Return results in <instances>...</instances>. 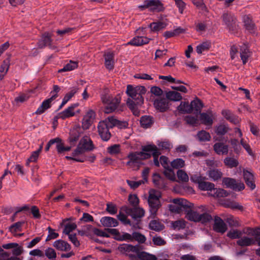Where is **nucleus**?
I'll list each match as a JSON object with an SVG mask.
<instances>
[{"instance_id": "nucleus-1", "label": "nucleus", "mask_w": 260, "mask_h": 260, "mask_svg": "<svg viewBox=\"0 0 260 260\" xmlns=\"http://www.w3.org/2000/svg\"><path fill=\"white\" fill-rule=\"evenodd\" d=\"M134 89H136V91L138 94L137 103H135L133 100L128 98L126 101V105L132 112L133 115L138 117L140 116V112L138 108V106H141L144 104L143 95L146 93L147 90L145 86L141 85L134 87Z\"/></svg>"}, {"instance_id": "nucleus-2", "label": "nucleus", "mask_w": 260, "mask_h": 260, "mask_svg": "<svg viewBox=\"0 0 260 260\" xmlns=\"http://www.w3.org/2000/svg\"><path fill=\"white\" fill-rule=\"evenodd\" d=\"M161 193L160 191L154 189H151L149 191L148 203L150 207V212L153 218H155L158 209L161 207V204L160 199Z\"/></svg>"}, {"instance_id": "nucleus-3", "label": "nucleus", "mask_w": 260, "mask_h": 260, "mask_svg": "<svg viewBox=\"0 0 260 260\" xmlns=\"http://www.w3.org/2000/svg\"><path fill=\"white\" fill-rule=\"evenodd\" d=\"M138 8L141 10L149 9L150 12H160L165 10L164 4L159 0H145Z\"/></svg>"}, {"instance_id": "nucleus-4", "label": "nucleus", "mask_w": 260, "mask_h": 260, "mask_svg": "<svg viewBox=\"0 0 260 260\" xmlns=\"http://www.w3.org/2000/svg\"><path fill=\"white\" fill-rule=\"evenodd\" d=\"M221 18L230 31L234 32L237 30V19L234 15L230 12L224 13Z\"/></svg>"}, {"instance_id": "nucleus-5", "label": "nucleus", "mask_w": 260, "mask_h": 260, "mask_svg": "<svg viewBox=\"0 0 260 260\" xmlns=\"http://www.w3.org/2000/svg\"><path fill=\"white\" fill-rule=\"evenodd\" d=\"M52 36V34L47 31L42 34L37 43L38 47L39 49H43L46 47H48L51 49H56V47L52 44L53 41Z\"/></svg>"}, {"instance_id": "nucleus-6", "label": "nucleus", "mask_w": 260, "mask_h": 260, "mask_svg": "<svg viewBox=\"0 0 260 260\" xmlns=\"http://www.w3.org/2000/svg\"><path fill=\"white\" fill-rule=\"evenodd\" d=\"M222 184L226 188H230L235 191H240L244 189L245 185L241 181H237L235 179L229 177H224L222 179Z\"/></svg>"}, {"instance_id": "nucleus-7", "label": "nucleus", "mask_w": 260, "mask_h": 260, "mask_svg": "<svg viewBox=\"0 0 260 260\" xmlns=\"http://www.w3.org/2000/svg\"><path fill=\"white\" fill-rule=\"evenodd\" d=\"M82 133L83 131L80 125H75L73 128L70 130L69 136L67 140L68 142L71 146H75Z\"/></svg>"}, {"instance_id": "nucleus-8", "label": "nucleus", "mask_w": 260, "mask_h": 260, "mask_svg": "<svg viewBox=\"0 0 260 260\" xmlns=\"http://www.w3.org/2000/svg\"><path fill=\"white\" fill-rule=\"evenodd\" d=\"M153 105L156 110L164 113L169 110L171 104L166 98H159L154 101Z\"/></svg>"}, {"instance_id": "nucleus-9", "label": "nucleus", "mask_w": 260, "mask_h": 260, "mask_svg": "<svg viewBox=\"0 0 260 260\" xmlns=\"http://www.w3.org/2000/svg\"><path fill=\"white\" fill-rule=\"evenodd\" d=\"M172 202L175 204L181 206L183 211L185 212L186 215L189 210H192L194 207V204L193 203H191L187 200L183 198L174 199L172 201Z\"/></svg>"}, {"instance_id": "nucleus-10", "label": "nucleus", "mask_w": 260, "mask_h": 260, "mask_svg": "<svg viewBox=\"0 0 260 260\" xmlns=\"http://www.w3.org/2000/svg\"><path fill=\"white\" fill-rule=\"evenodd\" d=\"M99 135L104 141H108L111 137V134L104 122H100L98 126Z\"/></svg>"}, {"instance_id": "nucleus-11", "label": "nucleus", "mask_w": 260, "mask_h": 260, "mask_svg": "<svg viewBox=\"0 0 260 260\" xmlns=\"http://www.w3.org/2000/svg\"><path fill=\"white\" fill-rule=\"evenodd\" d=\"M228 229L227 225L223 220L219 216L214 217V223L213 225V230L221 234L224 233Z\"/></svg>"}, {"instance_id": "nucleus-12", "label": "nucleus", "mask_w": 260, "mask_h": 260, "mask_svg": "<svg viewBox=\"0 0 260 260\" xmlns=\"http://www.w3.org/2000/svg\"><path fill=\"white\" fill-rule=\"evenodd\" d=\"M95 117V113L92 110H89L82 119V127L83 130L88 129Z\"/></svg>"}, {"instance_id": "nucleus-13", "label": "nucleus", "mask_w": 260, "mask_h": 260, "mask_svg": "<svg viewBox=\"0 0 260 260\" xmlns=\"http://www.w3.org/2000/svg\"><path fill=\"white\" fill-rule=\"evenodd\" d=\"M243 176L247 186L250 187L251 190L255 189L256 186L253 174L245 169H244L243 171Z\"/></svg>"}, {"instance_id": "nucleus-14", "label": "nucleus", "mask_w": 260, "mask_h": 260, "mask_svg": "<svg viewBox=\"0 0 260 260\" xmlns=\"http://www.w3.org/2000/svg\"><path fill=\"white\" fill-rule=\"evenodd\" d=\"M151 39L143 36H136L132 39L129 42L125 44V45H133L140 46L149 43Z\"/></svg>"}, {"instance_id": "nucleus-15", "label": "nucleus", "mask_w": 260, "mask_h": 260, "mask_svg": "<svg viewBox=\"0 0 260 260\" xmlns=\"http://www.w3.org/2000/svg\"><path fill=\"white\" fill-rule=\"evenodd\" d=\"M221 205L225 208H231L233 210H239L241 211L244 210L243 206L240 205L238 202L231 201L230 199H224L221 201Z\"/></svg>"}, {"instance_id": "nucleus-16", "label": "nucleus", "mask_w": 260, "mask_h": 260, "mask_svg": "<svg viewBox=\"0 0 260 260\" xmlns=\"http://www.w3.org/2000/svg\"><path fill=\"white\" fill-rule=\"evenodd\" d=\"M152 182L155 186L159 189H164L166 187L167 183L165 179L158 173H155L153 174Z\"/></svg>"}, {"instance_id": "nucleus-17", "label": "nucleus", "mask_w": 260, "mask_h": 260, "mask_svg": "<svg viewBox=\"0 0 260 260\" xmlns=\"http://www.w3.org/2000/svg\"><path fill=\"white\" fill-rule=\"evenodd\" d=\"M243 22L246 30L250 32H252L255 29V24L252 20V16L250 15H245L243 17Z\"/></svg>"}, {"instance_id": "nucleus-18", "label": "nucleus", "mask_w": 260, "mask_h": 260, "mask_svg": "<svg viewBox=\"0 0 260 260\" xmlns=\"http://www.w3.org/2000/svg\"><path fill=\"white\" fill-rule=\"evenodd\" d=\"M100 222L104 226L108 228L116 227L119 224L118 221L116 219L109 216L102 217Z\"/></svg>"}, {"instance_id": "nucleus-19", "label": "nucleus", "mask_w": 260, "mask_h": 260, "mask_svg": "<svg viewBox=\"0 0 260 260\" xmlns=\"http://www.w3.org/2000/svg\"><path fill=\"white\" fill-rule=\"evenodd\" d=\"M140 123L144 128H150L154 123V118L150 115H144L140 118Z\"/></svg>"}, {"instance_id": "nucleus-20", "label": "nucleus", "mask_w": 260, "mask_h": 260, "mask_svg": "<svg viewBox=\"0 0 260 260\" xmlns=\"http://www.w3.org/2000/svg\"><path fill=\"white\" fill-rule=\"evenodd\" d=\"M213 150L218 155L227 154L229 152V146L225 145L223 142L216 143L213 145Z\"/></svg>"}, {"instance_id": "nucleus-21", "label": "nucleus", "mask_w": 260, "mask_h": 260, "mask_svg": "<svg viewBox=\"0 0 260 260\" xmlns=\"http://www.w3.org/2000/svg\"><path fill=\"white\" fill-rule=\"evenodd\" d=\"M213 150L218 155L227 154L229 152V146L225 145L223 142L216 143L213 145Z\"/></svg>"}, {"instance_id": "nucleus-22", "label": "nucleus", "mask_w": 260, "mask_h": 260, "mask_svg": "<svg viewBox=\"0 0 260 260\" xmlns=\"http://www.w3.org/2000/svg\"><path fill=\"white\" fill-rule=\"evenodd\" d=\"M190 104L192 108V112L194 110V113L197 114V116L199 115V113H201L202 109L204 106L202 101L199 98L196 97L194 100L191 102Z\"/></svg>"}, {"instance_id": "nucleus-23", "label": "nucleus", "mask_w": 260, "mask_h": 260, "mask_svg": "<svg viewBox=\"0 0 260 260\" xmlns=\"http://www.w3.org/2000/svg\"><path fill=\"white\" fill-rule=\"evenodd\" d=\"M114 54L113 52H110L104 54L105 65L106 68L109 70H112L114 69Z\"/></svg>"}, {"instance_id": "nucleus-24", "label": "nucleus", "mask_w": 260, "mask_h": 260, "mask_svg": "<svg viewBox=\"0 0 260 260\" xmlns=\"http://www.w3.org/2000/svg\"><path fill=\"white\" fill-rule=\"evenodd\" d=\"M166 98L168 101L178 102L182 99V96L177 91L170 90L166 92Z\"/></svg>"}, {"instance_id": "nucleus-25", "label": "nucleus", "mask_w": 260, "mask_h": 260, "mask_svg": "<svg viewBox=\"0 0 260 260\" xmlns=\"http://www.w3.org/2000/svg\"><path fill=\"white\" fill-rule=\"evenodd\" d=\"M53 246L60 251H68L71 248V245L67 242L62 240H58L55 241Z\"/></svg>"}, {"instance_id": "nucleus-26", "label": "nucleus", "mask_w": 260, "mask_h": 260, "mask_svg": "<svg viewBox=\"0 0 260 260\" xmlns=\"http://www.w3.org/2000/svg\"><path fill=\"white\" fill-rule=\"evenodd\" d=\"M177 110L181 114H190L192 113L191 104L188 102H181L177 107Z\"/></svg>"}, {"instance_id": "nucleus-27", "label": "nucleus", "mask_w": 260, "mask_h": 260, "mask_svg": "<svg viewBox=\"0 0 260 260\" xmlns=\"http://www.w3.org/2000/svg\"><path fill=\"white\" fill-rule=\"evenodd\" d=\"M133 245L130 244H120L117 247V250L122 254L128 257L130 252H133Z\"/></svg>"}, {"instance_id": "nucleus-28", "label": "nucleus", "mask_w": 260, "mask_h": 260, "mask_svg": "<svg viewBox=\"0 0 260 260\" xmlns=\"http://www.w3.org/2000/svg\"><path fill=\"white\" fill-rule=\"evenodd\" d=\"M236 243L238 245L244 247L249 246L255 244L254 239L247 236H244L240 239L237 241Z\"/></svg>"}, {"instance_id": "nucleus-29", "label": "nucleus", "mask_w": 260, "mask_h": 260, "mask_svg": "<svg viewBox=\"0 0 260 260\" xmlns=\"http://www.w3.org/2000/svg\"><path fill=\"white\" fill-rule=\"evenodd\" d=\"M148 227L149 229L156 232H160L165 228L163 223L155 219L150 221Z\"/></svg>"}, {"instance_id": "nucleus-30", "label": "nucleus", "mask_w": 260, "mask_h": 260, "mask_svg": "<svg viewBox=\"0 0 260 260\" xmlns=\"http://www.w3.org/2000/svg\"><path fill=\"white\" fill-rule=\"evenodd\" d=\"M143 249V246H141L139 244H137L136 245H133V252L136 253V254H130L128 255V258L131 260H139L138 259V254L141 253L143 251H142Z\"/></svg>"}, {"instance_id": "nucleus-31", "label": "nucleus", "mask_w": 260, "mask_h": 260, "mask_svg": "<svg viewBox=\"0 0 260 260\" xmlns=\"http://www.w3.org/2000/svg\"><path fill=\"white\" fill-rule=\"evenodd\" d=\"M167 26V24L162 21L153 22L151 23L148 27L150 28L152 31H158L160 30L165 28Z\"/></svg>"}, {"instance_id": "nucleus-32", "label": "nucleus", "mask_w": 260, "mask_h": 260, "mask_svg": "<svg viewBox=\"0 0 260 260\" xmlns=\"http://www.w3.org/2000/svg\"><path fill=\"white\" fill-rule=\"evenodd\" d=\"M198 187L200 190L204 191L215 190L214 184L210 182L201 181L200 182Z\"/></svg>"}, {"instance_id": "nucleus-33", "label": "nucleus", "mask_w": 260, "mask_h": 260, "mask_svg": "<svg viewBox=\"0 0 260 260\" xmlns=\"http://www.w3.org/2000/svg\"><path fill=\"white\" fill-rule=\"evenodd\" d=\"M200 115V119L203 124L207 125H211L213 123V119L211 116L206 113H199Z\"/></svg>"}, {"instance_id": "nucleus-34", "label": "nucleus", "mask_w": 260, "mask_h": 260, "mask_svg": "<svg viewBox=\"0 0 260 260\" xmlns=\"http://www.w3.org/2000/svg\"><path fill=\"white\" fill-rule=\"evenodd\" d=\"M198 115L196 114L195 116L191 115H186L184 117V120L186 124L191 126H197L199 124V120L198 119Z\"/></svg>"}, {"instance_id": "nucleus-35", "label": "nucleus", "mask_w": 260, "mask_h": 260, "mask_svg": "<svg viewBox=\"0 0 260 260\" xmlns=\"http://www.w3.org/2000/svg\"><path fill=\"white\" fill-rule=\"evenodd\" d=\"M212 219L211 215L208 213H203L200 214L198 222L206 225L207 223L211 222Z\"/></svg>"}, {"instance_id": "nucleus-36", "label": "nucleus", "mask_w": 260, "mask_h": 260, "mask_svg": "<svg viewBox=\"0 0 260 260\" xmlns=\"http://www.w3.org/2000/svg\"><path fill=\"white\" fill-rule=\"evenodd\" d=\"M105 230L108 233L114 236L113 239L118 241H122V235L116 229L106 228Z\"/></svg>"}, {"instance_id": "nucleus-37", "label": "nucleus", "mask_w": 260, "mask_h": 260, "mask_svg": "<svg viewBox=\"0 0 260 260\" xmlns=\"http://www.w3.org/2000/svg\"><path fill=\"white\" fill-rule=\"evenodd\" d=\"M157 257L152 254L143 251L138 254L139 260H157Z\"/></svg>"}, {"instance_id": "nucleus-38", "label": "nucleus", "mask_w": 260, "mask_h": 260, "mask_svg": "<svg viewBox=\"0 0 260 260\" xmlns=\"http://www.w3.org/2000/svg\"><path fill=\"white\" fill-rule=\"evenodd\" d=\"M85 150L91 151L92 150V148H87L85 146H82L81 144L79 143L77 148L72 152V155L73 156H77L83 153Z\"/></svg>"}, {"instance_id": "nucleus-39", "label": "nucleus", "mask_w": 260, "mask_h": 260, "mask_svg": "<svg viewBox=\"0 0 260 260\" xmlns=\"http://www.w3.org/2000/svg\"><path fill=\"white\" fill-rule=\"evenodd\" d=\"M208 175L214 181H217L221 178L222 173L218 169H213L208 171Z\"/></svg>"}, {"instance_id": "nucleus-40", "label": "nucleus", "mask_w": 260, "mask_h": 260, "mask_svg": "<svg viewBox=\"0 0 260 260\" xmlns=\"http://www.w3.org/2000/svg\"><path fill=\"white\" fill-rule=\"evenodd\" d=\"M242 236V233L238 230H231L226 234V236L231 239H240Z\"/></svg>"}, {"instance_id": "nucleus-41", "label": "nucleus", "mask_w": 260, "mask_h": 260, "mask_svg": "<svg viewBox=\"0 0 260 260\" xmlns=\"http://www.w3.org/2000/svg\"><path fill=\"white\" fill-rule=\"evenodd\" d=\"M126 93L127 95L134 100L135 103H137V100L138 95L137 92L136 91V89H134V87L132 85H127L126 87Z\"/></svg>"}, {"instance_id": "nucleus-42", "label": "nucleus", "mask_w": 260, "mask_h": 260, "mask_svg": "<svg viewBox=\"0 0 260 260\" xmlns=\"http://www.w3.org/2000/svg\"><path fill=\"white\" fill-rule=\"evenodd\" d=\"M58 115H60V118L64 120L67 118L73 117L75 115V112L69 107L65 109L64 111L59 113Z\"/></svg>"}, {"instance_id": "nucleus-43", "label": "nucleus", "mask_w": 260, "mask_h": 260, "mask_svg": "<svg viewBox=\"0 0 260 260\" xmlns=\"http://www.w3.org/2000/svg\"><path fill=\"white\" fill-rule=\"evenodd\" d=\"M132 235V241L135 240L140 244H143L146 240V237L139 232H134L133 233Z\"/></svg>"}, {"instance_id": "nucleus-44", "label": "nucleus", "mask_w": 260, "mask_h": 260, "mask_svg": "<svg viewBox=\"0 0 260 260\" xmlns=\"http://www.w3.org/2000/svg\"><path fill=\"white\" fill-rule=\"evenodd\" d=\"M78 62L70 60V62L66 64L63 68L58 71V72L70 71L77 68Z\"/></svg>"}, {"instance_id": "nucleus-45", "label": "nucleus", "mask_w": 260, "mask_h": 260, "mask_svg": "<svg viewBox=\"0 0 260 260\" xmlns=\"http://www.w3.org/2000/svg\"><path fill=\"white\" fill-rule=\"evenodd\" d=\"M135 210L133 211L132 218L134 219L137 218H141L143 217L145 215V210L139 206L135 207Z\"/></svg>"}, {"instance_id": "nucleus-46", "label": "nucleus", "mask_w": 260, "mask_h": 260, "mask_svg": "<svg viewBox=\"0 0 260 260\" xmlns=\"http://www.w3.org/2000/svg\"><path fill=\"white\" fill-rule=\"evenodd\" d=\"M24 223L25 222L24 221H21L17 222L12 224L9 227V231L11 232L13 234L16 233L17 231H21L22 226L23 224H24Z\"/></svg>"}, {"instance_id": "nucleus-47", "label": "nucleus", "mask_w": 260, "mask_h": 260, "mask_svg": "<svg viewBox=\"0 0 260 260\" xmlns=\"http://www.w3.org/2000/svg\"><path fill=\"white\" fill-rule=\"evenodd\" d=\"M164 167L166 169V170L164 172V174L165 176L171 181H176L175 174L173 170L170 168L169 166H164Z\"/></svg>"}, {"instance_id": "nucleus-48", "label": "nucleus", "mask_w": 260, "mask_h": 260, "mask_svg": "<svg viewBox=\"0 0 260 260\" xmlns=\"http://www.w3.org/2000/svg\"><path fill=\"white\" fill-rule=\"evenodd\" d=\"M141 150L146 153H154L157 152L159 149L154 144H148L144 146H142Z\"/></svg>"}, {"instance_id": "nucleus-49", "label": "nucleus", "mask_w": 260, "mask_h": 260, "mask_svg": "<svg viewBox=\"0 0 260 260\" xmlns=\"http://www.w3.org/2000/svg\"><path fill=\"white\" fill-rule=\"evenodd\" d=\"M224 163L225 166L230 168L237 167L239 165V162L237 159L229 157H227L224 159Z\"/></svg>"}, {"instance_id": "nucleus-50", "label": "nucleus", "mask_w": 260, "mask_h": 260, "mask_svg": "<svg viewBox=\"0 0 260 260\" xmlns=\"http://www.w3.org/2000/svg\"><path fill=\"white\" fill-rule=\"evenodd\" d=\"M229 142L231 143L232 148L234 149V151L235 153L239 155L241 150V147L239 145V141L236 139H231Z\"/></svg>"}, {"instance_id": "nucleus-51", "label": "nucleus", "mask_w": 260, "mask_h": 260, "mask_svg": "<svg viewBox=\"0 0 260 260\" xmlns=\"http://www.w3.org/2000/svg\"><path fill=\"white\" fill-rule=\"evenodd\" d=\"M200 214L197 212L192 210H189L187 213L186 218L190 221L198 222Z\"/></svg>"}, {"instance_id": "nucleus-52", "label": "nucleus", "mask_w": 260, "mask_h": 260, "mask_svg": "<svg viewBox=\"0 0 260 260\" xmlns=\"http://www.w3.org/2000/svg\"><path fill=\"white\" fill-rule=\"evenodd\" d=\"M79 143L82 146H86L87 148H92V150L94 149V145L91 139H88V137L85 136L82 138Z\"/></svg>"}, {"instance_id": "nucleus-53", "label": "nucleus", "mask_w": 260, "mask_h": 260, "mask_svg": "<svg viewBox=\"0 0 260 260\" xmlns=\"http://www.w3.org/2000/svg\"><path fill=\"white\" fill-rule=\"evenodd\" d=\"M197 136L199 140L202 142L209 141L211 139L210 134L204 130L199 132Z\"/></svg>"}, {"instance_id": "nucleus-54", "label": "nucleus", "mask_w": 260, "mask_h": 260, "mask_svg": "<svg viewBox=\"0 0 260 260\" xmlns=\"http://www.w3.org/2000/svg\"><path fill=\"white\" fill-rule=\"evenodd\" d=\"M228 130L229 127L224 124H220L218 126H216L215 128V132L218 136L225 135Z\"/></svg>"}, {"instance_id": "nucleus-55", "label": "nucleus", "mask_w": 260, "mask_h": 260, "mask_svg": "<svg viewBox=\"0 0 260 260\" xmlns=\"http://www.w3.org/2000/svg\"><path fill=\"white\" fill-rule=\"evenodd\" d=\"M210 47V43L203 42L197 46L196 51L198 54H201L203 51L208 50Z\"/></svg>"}, {"instance_id": "nucleus-56", "label": "nucleus", "mask_w": 260, "mask_h": 260, "mask_svg": "<svg viewBox=\"0 0 260 260\" xmlns=\"http://www.w3.org/2000/svg\"><path fill=\"white\" fill-rule=\"evenodd\" d=\"M171 165L174 169L182 168L185 166V161L182 158H176L171 162Z\"/></svg>"}, {"instance_id": "nucleus-57", "label": "nucleus", "mask_w": 260, "mask_h": 260, "mask_svg": "<svg viewBox=\"0 0 260 260\" xmlns=\"http://www.w3.org/2000/svg\"><path fill=\"white\" fill-rule=\"evenodd\" d=\"M43 144L40 145L39 148L35 151H33L28 158V161L36 162L37 161L40 153L42 151L43 149Z\"/></svg>"}, {"instance_id": "nucleus-58", "label": "nucleus", "mask_w": 260, "mask_h": 260, "mask_svg": "<svg viewBox=\"0 0 260 260\" xmlns=\"http://www.w3.org/2000/svg\"><path fill=\"white\" fill-rule=\"evenodd\" d=\"M172 225L174 230L178 229L179 230L180 229H184L186 226L185 221L183 219L173 221L172 222Z\"/></svg>"}, {"instance_id": "nucleus-59", "label": "nucleus", "mask_w": 260, "mask_h": 260, "mask_svg": "<svg viewBox=\"0 0 260 260\" xmlns=\"http://www.w3.org/2000/svg\"><path fill=\"white\" fill-rule=\"evenodd\" d=\"M136 155V156L139 158L140 160H145L151 158V153H146L143 150L141 151L133 152Z\"/></svg>"}, {"instance_id": "nucleus-60", "label": "nucleus", "mask_w": 260, "mask_h": 260, "mask_svg": "<svg viewBox=\"0 0 260 260\" xmlns=\"http://www.w3.org/2000/svg\"><path fill=\"white\" fill-rule=\"evenodd\" d=\"M128 200L134 208L139 206V199L137 194H129Z\"/></svg>"}, {"instance_id": "nucleus-61", "label": "nucleus", "mask_w": 260, "mask_h": 260, "mask_svg": "<svg viewBox=\"0 0 260 260\" xmlns=\"http://www.w3.org/2000/svg\"><path fill=\"white\" fill-rule=\"evenodd\" d=\"M77 228V225L75 223H67L63 230V233L69 236L70 233Z\"/></svg>"}, {"instance_id": "nucleus-62", "label": "nucleus", "mask_w": 260, "mask_h": 260, "mask_svg": "<svg viewBox=\"0 0 260 260\" xmlns=\"http://www.w3.org/2000/svg\"><path fill=\"white\" fill-rule=\"evenodd\" d=\"M106 211L111 215L115 214L117 212V208L115 204L112 202L108 203L106 204Z\"/></svg>"}, {"instance_id": "nucleus-63", "label": "nucleus", "mask_w": 260, "mask_h": 260, "mask_svg": "<svg viewBox=\"0 0 260 260\" xmlns=\"http://www.w3.org/2000/svg\"><path fill=\"white\" fill-rule=\"evenodd\" d=\"M216 191L214 194L212 195L214 197L220 198V197H226L230 195L229 192L226 190L222 188H215Z\"/></svg>"}, {"instance_id": "nucleus-64", "label": "nucleus", "mask_w": 260, "mask_h": 260, "mask_svg": "<svg viewBox=\"0 0 260 260\" xmlns=\"http://www.w3.org/2000/svg\"><path fill=\"white\" fill-rule=\"evenodd\" d=\"M178 178L182 182H186L188 181V176L187 173L183 170H179L177 172Z\"/></svg>"}]
</instances>
